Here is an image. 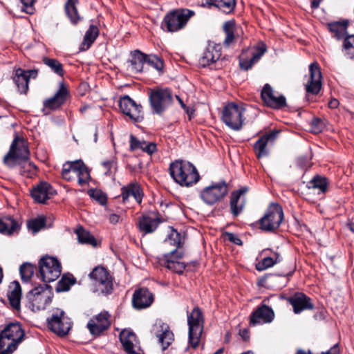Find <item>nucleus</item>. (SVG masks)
I'll return each instance as SVG.
<instances>
[{
    "mask_svg": "<svg viewBox=\"0 0 354 354\" xmlns=\"http://www.w3.org/2000/svg\"><path fill=\"white\" fill-rule=\"evenodd\" d=\"M6 166L12 168L19 167V172L33 173L37 167L29 161V150L24 139L15 138L12 142L10 150L3 158Z\"/></svg>",
    "mask_w": 354,
    "mask_h": 354,
    "instance_id": "nucleus-1",
    "label": "nucleus"
},
{
    "mask_svg": "<svg viewBox=\"0 0 354 354\" xmlns=\"http://www.w3.org/2000/svg\"><path fill=\"white\" fill-rule=\"evenodd\" d=\"M169 173L174 181L181 186H192L200 179L196 168L187 161L176 160L171 162Z\"/></svg>",
    "mask_w": 354,
    "mask_h": 354,
    "instance_id": "nucleus-2",
    "label": "nucleus"
},
{
    "mask_svg": "<svg viewBox=\"0 0 354 354\" xmlns=\"http://www.w3.org/2000/svg\"><path fill=\"white\" fill-rule=\"evenodd\" d=\"M166 242L175 246L176 248L165 255V259L163 264L168 270L177 274H182L186 268V265L185 263L178 261L184 255L183 250H178V249L182 248L184 243L180 234L173 230Z\"/></svg>",
    "mask_w": 354,
    "mask_h": 354,
    "instance_id": "nucleus-3",
    "label": "nucleus"
},
{
    "mask_svg": "<svg viewBox=\"0 0 354 354\" xmlns=\"http://www.w3.org/2000/svg\"><path fill=\"white\" fill-rule=\"evenodd\" d=\"M25 333L18 322L10 323L0 333V354H10L23 340Z\"/></svg>",
    "mask_w": 354,
    "mask_h": 354,
    "instance_id": "nucleus-4",
    "label": "nucleus"
},
{
    "mask_svg": "<svg viewBox=\"0 0 354 354\" xmlns=\"http://www.w3.org/2000/svg\"><path fill=\"white\" fill-rule=\"evenodd\" d=\"M52 288L47 285H39L30 290L26 295L28 306L32 311L44 310L52 301Z\"/></svg>",
    "mask_w": 354,
    "mask_h": 354,
    "instance_id": "nucleus-5",
    "label": "nucleus"
},
{
    "mask_svg": "<svg viewBox=\"0 0 354 354\" xmlns=\"http://www.w3.org/2000/svg\"><path fill=\"white\" fill-rule=\"evenodd\" d=\"M194 15V11L187 8L173 10L165 16L162 27L168 32H177L183 29Z\"/></svg>",
    "mask_w": 354,
    "mask_h": 354,
    "instance_id": "nucleus-6",
    "label": "nucleus"
},
{
    "mask_svg": "<svg viewBox=\"0 0 354 354\" xmlns=\"http://www.w3.org/2000/svg\"><path fill=\"white\" fill-rule=\"evenodd\" d=\"M187 324L189 344L192 348H196L199 345L204 327L203 314L198 306L194 308L190 313L187 312Z\"/></svg>",
    "mask_w": 354,
    "mask_h": 354,
    "instance_id": "nucleus-7",
    "label": "nucleus"
},
{
    "mask_svg": "<svg viewBox=\"0 0 354 354\" xmlns=\"http://www.w3.org/2000/svg\"><path fill=\"white\" fill-rule=\"evenodd\" d=\"M245 108L243 105L229 102L223 108L221 120L230 129L240 130L245 120Z\"/></svg>",
    "mask_w": 354,
    "mask_h": 354,
    "instance_id": "nucleus-8",
    "label": "nucleus"
},
{
    "mask_svg": "<svg viewBox=\"0 0 354 354\" xmlns=\"http://www.w3.org/2000/svg\"><path fill=\"white\" fill-rule=\"evenodd\" d=\"M283 220V212L281 206L277 203H271L258 223L261 230L274 232L279 228Z\"/></svg>",
    "mask_w": 354,
    "mask_h": 354,
    "instance_id": "nucleus-9",
    "label": "nucleus"
},
{
    "mask_svg": "<svg viewBox=\"0 0 354 354\" xmlns=\"http://www.w3.org/2000/svg\"><path fill=\"white\" fill-rule=\"evenodd\" d=\"M64 179L71 181L78 178L80 186L86 185L90 180V173L85 164L82 160L68 162L64 164L62 171Z\"/></svg>",
    "mask_w": 354,
    "mask_h": 354,
    "instance_id": "nucleus-10",
    "label": "nucleus"
},
{
    "mask_svg": "<svg viewBox=\"0 0 354 354\" xmlns=\"http://www.w3.org/2000/svg\"><path fill=\"white\" fill-rule=\"evenodd\" d=\"M228 184L225 181L214 183L200 192V198L207 205L212 206L221 201L228 194Z\"/></svg>",
    "mask_w": 354,
    "mask_h": 354,
    "instance_id": "nucleus-11",
    "label": "nucleus"
},
{
    "mask_svg": "<svg viewBox=\"0 0 354 354\" xmlns=\"http://www.w3.org/2000/svg\"><path fill=\"white\" fill-rule=\"evenodd\" d=\"M39 273L44 282L55 281L61 274L62 267L59 261L52 257H43L39 262Z\"/></svg>",
    "mask_w": 354,
    "mask_h": 354,
    "instance_id": "nucleus-12",
    "label": "nucleus"
},
{
    "mask_svg": "<svg viewBox=\"0 0 354 354\" xmlns=\"http://www.w3.org/2000/svg\"><path fill=\"white\" fill-rule=\"evenodd\" d=\"M47 322L49 329L59 336L67 335L72 326L71 319L66 315L64 310L59 308L53 310Z\"/></svg>",
    "mask_w": 354,
    "mask_h": 354,
    "instance_id": "nucleus-13",
    "label": "nucleus"
},
{
    "mask_svg": "<svg viewBox=\"0 0 354 354\" xmlns=\"http://www.w3.org/2000/svg\"><path fill=\"white\" fill-rule=\"evenodd\" d=\"M149 98L153 113L158 115H161L172 102V95L168 88L151 90Z\"/></svg>",
    "mask_w": 354,
    "mask_h": 354,
    "instance_id": "nucleus-14",
    "label": "nucleus"
},
{
    "mask_svg": "<svg viewBox=\"0 0 354 354\" xmlns=\"http://www.w3.org/2000/svg\"><path fill=\"white\" fill-rule=\"evenodd\" d=\"M118 106L121 112L127 115L131 121L140 122L144 119V113L140 104H136L128 95L120 97Z\"/></svg>",
    "mask_w": 354,
    "mask_h": 354,
    "instance_id": "nucleus-15",
    "label": "nucleus"
},
{
    "mask_svg": "<svg viewBox=\"0 0 354 354\" xmlns=\"http://www.w3.org/2000/svg\"><path fill=\"white\" fill-rule=\"evenodd\" d=\"M119 339L126 354H145L138 338L132 330H122L120 333Z\"/></svg>",
    "mask_w": 354,
    "mask_h": 354,
    "instance_id": "nucleus-16",
    "label": "nucleus"
},
{
    "mask_svg": "<svg viewBox=\"0 0 354 354\" xmlns=\"http://www.w3.org/2000/svg\"><path fill=\"white\" fill-rule=\"evenodd\" d=\"M280 131L272 130L261 136L254 144V151L257 157L260 159L269 153L268 147L274 145Z\"/></svg>",
    "mask_w": 354,
    "mask_h": 354,
    "instance_id": "nucleus-17",
    "label": "nucleus"
},
{
    "mask_svg": "<svg viewBox=\"0 0 354 354\" xmlns=\"http://www.w3.org/2000/svg\"><path fill=\"white\" fill-rule=\"evenodd\" d=\"M322 72L317 62H313L309 66V78L305 84L308 94L317 95L322 88Z\"/></svg>",
    "mask_w": 354,
    "mask_h": 354,
    "instance_id": "nucleus-18",
    "label": "nucleus"
},
{
    "mask_svg": "<svg viewBox=\"0 0 354 354\" xmlns=\"http://www.w3.org/2000/svg\"><path fill=\"white\" fill-rule=\"evenodd\" d=\"M110 324V314L108 311H102L93 316L87 323L86 327L92 335L98 336L106 330Z\"/></svg>",
    "mask_w": 354,
    "mask_h": 354,
    "instance_id": "nucleus-19",
    "label": "nucleus"
},
{
    "mask_svg": "<svg viewBox=\"0 0 354 354\" xmlns=\"http://www.w3.org/2000/svg\"><path fill=\"white\" fill-rule=\"evenodd\" d=\"M274 317L275 315L272 308L261 304L251 313L250 324L252 326L270 324L274 320Z\"/></svg>",
    "mask_w": 354,
    "mask_h": 354,
    "instance_id": "nucleus-20",
    "label": "nucleus"
},
{
    "mask_svg": "<svg viewBox=\"0 0 354 354\" xmlns=\"http://www.w3.org/2000/svg\"><path fill=\"white\" fill-rule=\"evenodd\" d=\"M158 338L163 351L166 350L174 341V335L168 324L163 322L156 323L151 330Z\"/></svg>",
    "mask_w": 354,
    "mask_h": 354,
    "instance_id": "nucleus-21",
    "label": "nucleus"
},
{
    "mask_svg": "<svg viewBox=\"0 0 354 354\" xmlns=\"http://www.w3.org/2000/svg\"><path fill=\"white\" fill-rule=\"evenodd\" d=\"M261 97L263 102L270 108L279 109L286 106V97L283 95H275L274 91L268 84L263 86Z\"/></svg>",
    "mask_w": 354,
    "mask_h": 354,
    "instance_id": "nucleus-22",
    "label": "nucleus"
},
{
    "mask_svg": "<svg viewBox=\"0 0 354 354\" xmlns=\"http://www.w3.org/2000/svg\"><path fill=\"white\" fill-rule=\"evenodd\" d=\"M162 222L161 217L158 212H151L142 215L138 221V227L144 234L153 232Z\"/></svg>",
    "mask_w": 354,
    "mask_h": 354,
    "instance_id": "nucleus-23",
    "label": "nucleus"
},
{
    "mask_svg": "<svg viewBox=\"0 0 354 354\" xmlns=\"http://www.w3.org/2000/svg\"><path fill=\"white\" fill-rule=\"evenodd\" d=\"M153 295L147 288L136 289L132 297V305L138 310L149 307L153 302Z\"/></svg>",
    "mask_w": 354,
    "mask_h": 354,
    "instance_id": "nucleus-24",
    "label": "nucleus"
},
{
    "mask_svg": "<svg viewBox=\"0 0 354 354\" xmlns=\"http://www.w3.org/2000/svg\"><path fill=\"white\" fill-rule=\"evenodd\" d=\"M248 191L247 187H241L231 193L230 206V212L235 217L238 216L243 210L245 203V198L243 196Z\"/></svg>",
    "mask_w": 354,
    "mask_h": 354,
    "instance_id": "nucleus-25",
    "label": "nucleus"
},
{
    "mask_svg": "<svg viewBox=\"0 0 354 354\" xmlns=\"http://www.w3.org/2000/svg\"><path fill=\"white\" fill-rule=\"evenodd\" d=\"M91 279L95 281L96 285L102 286L100 291L102 295H108L111 290V281L109 280V272L103 267H96L90 273Z\"/></svg>",
    "mask_w": 354,
    "mask_h": 354,
    "instance_id": "nucleus-26",
    "label": "nucleus"
},
{
    "mask_svg": "<svg viewBox=\"0 0 354 354\" xmlns=\"http://www.w3.org/2000/svg\"><path fill=\"white\" fill-rule=\"evenodd\" d=\"M55 194L51 185L46 182H41L31 190V196L34 201L39 203H45L47 200Z\"/></svg>",
    "mask_w": 354,
    "mask_h": 354,
    "instance_id": "nucleus-27",
    "label": "nucleus"
},
{
    "mask_svg": "<svg viewBox=\"0 0 354 354\" xmlns=\"http://www.w3.org/2000/svg\"><path fill=\"white\" fill-rule=\"evenodd\" d=\"M292 306L295 313L298 314L306 310H311L314 306L310 297L302 292H297L288 299Z\"/></svg>",
    "mask_w": 354,
    "mask_h": 354,
    "instance_id": "nucleus-28",
    "label": "nucleus"
},
{
    "mask_svg": "<svg viewBox=\"0 0 354 354\" xmlns=\"http://www.w3.org/2000/svg\"><path fill=\"white\" fill-rule=\"evenodd\" d=\"M68 95V91L66 86L64 83L61 82L59 84V88L55 95L53 97L46 100L44 102V105L45 107L52 110L57 109L64 104Z\"/></svg>",
    "mask_w": 354,
    "mask_h": 354,
    "instance_id": "nucleus-29",
    "label": "nucleus"
},
{
    "mask_svg": "<svg viewBox=\"0 0 354 354\" xmlns=\"http://www.w3.org/2000/svg\"><path fill=\"white\" fill-rule=\"evenodd\" d=\"M7 297L12 308L17 311L20 310L21 289V286L18 281H14L10 283L7 292Z\"/></svg>",
    "mask_w": 354,
    "mask_h": 354,
    "instance_id": "nucleus-30",
    "label": "nucleus"
},
{
    "mask_svg": "<svg viewBox=\"0 0 354 354\" xmlns=\"http://www.w3.org/2000/svg\"><path fill=\"white\" fill-rule=\"evenodd\" d=\"M129 148L131 151L142 150L149 155L153 154L157 149L156 144L139 139L134 135H130Z\"/></svg>",
    "mask_w": 354,
    "mask_h": 354,
    "instance_id": "nucleus-31",
    "label": "nucleus"
},
{
    "mask_svg": "<svg viewBox=\"0 0 354 354\" xmlns=\"http://www.w3.org/2000/svg\"><path fill=\"white\" fill-rule=\"evenodd\" d=\"M121 195L123 202H126L130 196H132L136 201L140 204L143 197V192L140 185L136 182L131 183L122 187Z\"/></svg>",
    "mask_w": 354,
    "mask_h": 354,
    "instance_id": "nucleus-32",
    "label": "nucleus"
},
{
    "mask_svg": "<svg viewBox=\"0 0 354 354\" xmlns=\"http://www.w3.org/2000/svg\"><path fill=\"white\" fill-rule=\"evenodd\" d=\"M221 50L219 44H208L201 59V64L205 66L216 62L221 57Z\"/></svg>",
    "mask_w": 354,
    "mask_h": 354,
    "instance_id": "nucleus-33",
    "label": "nucleus"
},
{
    "mask_svg": "<svg viewBox=\"0 0 354 354\" xmlns=\"http://www.w3.org/2000/svg\"><path fill=\"white\" fill-rule=\"evenodd\" d=\"M267 46L266 45L261 42L258 44L255 48L254 50L252 53V57L250 59H244L241 57L239 61V65L241 69L245 71H248L251 68L255 62H257L266 52Z\"/></svg>",
    "mask_w": 354,
    "mask_h": 354,
    "instance_id": "nucleus-34",
    "label": "nucleus"
},
{
    "mask_svg": "<svg viewBox=\"0 0 354 354\" xmlns=\"http://www.w3.org/2000/svg\"><path fill=\"white\" fill-rule=\"evenodd\" d=\"M12 80L16 84L18 91L21 94H26L28 91V80L27 79L25 70L20 68L15 70Z\"/></svg>",
    "mask_w": 354,
    "mask_h": 354,
    "instance_id": "nucleus-35",
    "label": "nucleus"
},
{
    "mask_svg": "<svg viewBox=\"0 0 354 354\" xmlns=\"http://www.w3.org/2000/svg\"><path fill=\"white\" fill-rule=\"evenodd\" d=\"M349 22L348 20H343L342 21H334L328 24L329 30L334 35V37L337 39H344L347 33V28Z\"/></svg>",
    "mask_w": 354,
    "mask_h": 354,
    "instance_id": "nucleus-36",
    "label": "nucleus"
},
{
    "mask_svg": "<svg viewBox=\"0 0 354 354\" xmlns=\"http://www.w3.org/2000/svg\"><path fill=\"white\" fill-rule=\"evenodd\" d=\"M209 7L215 6L224 13L233 12L236 6V0H203Z\"/></svg>",
    "mask_w": 354,
    "mask_h": 354,
    "instance_id": "nucleus-37",
    "label": "nucleus"
},
{
    "mask_svg": "<svg viewBox=\"0 0 354 354\" xmlns=\"http://www.w3.org/2000/svg\"><path fill=\"white\" fill-rule=\"evenodd\" d=\"M19 229L17 222L10 216L0 218V233L10 235Z\"/></svg>",
    "mask_w": 354,
    "mask_h": 354,
    "instance_id": "nucleus-38",
    "label": "nucleus"
},
{
    "mask_svg": "<svg viewBox=\"0 0 354 354\" xmlns=\"http://www.w3.org/2000/svg\"><path fill=\"white\" fill-rule=\"evenodd\" d=\"M98 33L97 26L91 25L85 33L83 41L80 46V50L85 51L88 50L98 36Z\"/></svg>",
    "mask_w": 354,
    "mask_h": 354,
    "instance_id": "nucleus-39",
    "label": "nucleus"
},
{
    "mask_svg": "<svg viewBox=\"0 0 354 354\" xmlns=\"http://www.w3.org/2000/svg\"><path fill=\"white\" fill-rule=\"evenodd\" d=\"M145 62H147V55L142 53L139 50H136L132 53L131 64L133 71H142L143 64Z\"/></svg>",
    "mask_w": 354,
    "mask_h": 354,
    "instance_id": "nucleus-40",
    "label": "nucleus"
},
{
    "mask_svg": "<svg viewBox=\"0 0 354 354\" xmlns=\"http://www.w3.org/2000/svg\"><path fill=\"white\" fill-rule=\"evenodd\" d=\"M281 260L279 254L275 252L274 257H265L256 265V269L259 271H263L268 268L273 266L274 264L280 262Z\"/></svg>",
    "mask_w": 354,
    "mask_h": 354,
    "instance_id": "nucleus-41",
    "label": "nucleus"
},
{
    "mask_svg": "<svg viewBox=\"0 0 354 354\" xmlns=\"http://www.w3.org/2000/svg\"><path fill=\"white\" fill-rule=\"evenodd\" d=\"M342 51L345 56L354 59V34L346 35L342 43Z\"/></svg>",
    "mask_w": 354,
    "mask_h": 354,
    "instance_id": "nucleus-42",
    "label": "nucleus"
},
{
    "mask_svg": "<svg viewBox=\"0 0 354 354\" xmlns=\"http://www.w3.org/2000/svg\"><path fill=\"white\" fill-rule=\"evenodd\" d=\"M223 31L225 34V38L223 44L226 46H229L234 40V29L235 22L234 20L226 21L223 26Z\"/></svg>",
    "mask_w": 354,
    "mask_h": 354,
    "instance_id": "nucleus-43",
    "label": "nucleus"
},
{
    "mask_svg": "<svg viewBox=\"0 0 354 354\" xmlns=\"http://www.w3.org/2000/svg\"><path fill=\"white\" fill-rule=\"evenodd\" d=\"M75 232L80 243L89 244L93 246L97 245V241L94 236L82 227H78Z\"/></svg>",
    "mask_w": 354,
    "mask_h": 354,
    "instance_id": "nucleus-44",
    "label": "nucleus"
},
{
    "mask_svg": "<svg viewBox=\"0 0 354 354\" xmlns=\"http://www.w3.org/2000/svg\"><path fill=\"white\" fill-rule=\"evenodd\" d=\"M65 10L66 15L73 24H75L78 22L79 20H80V17L78 15L74 0H68L67 1L65 6Z\"/></svg>",
    "mask_w": 354,
    "mask_h": 354,
    "instance_id": "nucleus-45",
    "label": "nucleus"
},
{
    "mask_svg": "<svg viewBox=\"0 0 354 354\" xmlns=\"http://www.w3.org/2000/svg\"><path fill=\"white\" fill-rule=\"evenodd\" d=\"M75 283V279L72 275H63L62 279L58 281L57 284L56 291L58 292L67 291Z\"/></svg>",
    "mask_w": 354,
    "mask_h": 354,
    "instance_id": "nucleus-46",
    "label": "nucleus"
},
{
    "mask_svg": "<svg viewBox=\"0 0 354 354\" xmlns=\"http://www.w3.org/2000/svg\"><path fill=\"white\" fill-rule=\"evenodd\" d=\"M43 62L58 75H64L63 66L58 60L45 57L43 58Z\"/></svg>",
    "mask_w": 354,
    "mask_h": 354,
    "instance_id": "nucleus-47",
    "label": "nucleus"
},
{
    "mask_svg": "<svg viewBox=\"0 0 354 354\" xmlns=\"http://www.w3.org/2000/svg\"><path fill=\"white\" fill-rule=\"evenodd\" d=\"M310 183L312 185V187L318 189L322 193H325L328 189V180L325 177L319 176H315Z\"/></svg>",
    "mask_w": 354,
    "mask_h": 354,
    "instance_id": "nucleus-48",
    "label": "nucleus"
},
{
    "mask_svg": "<svg viewBox=\"0 0 354 354\" xmlns=\"http://www.w3.org/2000/svg\"><path fill=\"white\" fill-rule=\"evenodd\" d=\"M46 224V219L43 216L37 217L28 222V227L32 230L33 233L39 232L44 228Z\"/></svg>",
    "mask_w": 354,
    "mask_h": 354,
    "instance_id": "nucleus-49",
    "label": "nucleus"
},
{
    "mask_svg": "<svg viewBox=\"0 0 354 354\" xmlns=\"http://www.w3.org/2000/svg\"><path fill=\"white\" fill-rule=\"evenodd\" d=\"M21 279L28 281L30 279L34 273V267L29 263H24L19 268Z\"/></svg>",
    "mask_w": 354,
    "mask_h": 354,
    "instance_id": "nucleus-50",
    "label": "nucleus"
},
{
    "mask_svg": "<svg viewBox=\"0 0 354 354\" xmlns=\"http://www.w3.org/2000/svg\"><path fill=\"white\" fill-rule=\"evenodd\" d=\"M91 198L98 202L102 205H105L107 202L106 196L99 189H90L88 192Z\"/></svg>",
    "mask_w": 354,
    "mask_h": 354,
    "instance_id": "nucleus-51",
    "label": "nucleus"
},
{
    "mask_svg": "<svg viewBox=\"0 0 354 354\" xmlns=\"http://www.w3.org/2000/svg\"><path fill=\"white\" fill-rule=\"evenodd\" d=\"M150 66L155 68L158 71H161L164 66L163 60L161 59L159 57L154 55H147V62Z\"/></svg>",
    "mask_w": 354,
    "mask_h": 354,
    "instance_id": "nucleus-52",
    "label": "nucleus"
},
{
    "mask_svg": "<svg viewBox=\"0 0 354 354\" xmlns=\"http://www.w3.org/2000/svg\"><path fill=\"white\" fill-rule=\"evenodd\" d=\"M311 160H312V154L309 151V152L306 153V154L299 156L297 159V164L299 167L306 169L311 166V165H312Z\"/></svg>",
    "mask_w": 354,
    "mask_h": 354,
    "instance_id": "nucleus-53",
    "label": "nucleus"
},
{
    "mask_svg": "<svg viewBox=\"0 0 354 354\" xmlns=\"http://www.w3.org/2000/svg\"><path fill=\"white\" fill-rule=\"evenodd\" d=\"M324 127V122L319 118H314L310 122V131L313 133L322 132Z\"/></svg>",
    "mask_w": 354,
    "mask_h": 354,
    "instance_id": "nucleus-54",
    "label": "nucleus"
},
{
    "mask_svg": "<svg viewBox=\"0 0 354 354\" xmlns=\"http://www.w3.org/2000/svg\"><path fill=\"white\" fill-rule=\"evenodd\" d=\"M127 217V212L124 209H117L115 213L112 214V224L122 222Z\"/></svg>",
    "mask_w": 354,
    "mask_h": 354,
    "instance_id": "nucleus-55",
    "label": "nucleus"
},
{
    "mask_svg": "<svg viewBox=\"0 0 354 354\" xmlns=\"http://www.w3.org/2000/svg\"><path fill=\"white\" fill-rule=\"evenodd\" d=\"M22 6L21 10L27 14H32L34 12V0H21Z\"/></svg>",
    "mask_w": 354,
    "mask_h": 354,
    "instance_id": "nucleus-56",
    "label": "nucleus"
},
{
    "mask_svg": "<svg viewBox=\"0 0 354 354\" xmlns=\"http://www.w3.org/2000/svg\"><path fill=\"white\" fill-rule=\"evenodd\" d=\"M224 236L226 239L236 245H241L243 243L242 241L239 239V237L234 233L225 232Z\"/></svg>",
    "mask_w": 354,
    "mask_h": 354,
    "instance_id": "nucleus-57",
    "label": "nucleus"
},
{
    "mask_svg": "<svg viewBox=\"0 0 354 354\" xmlns=\"http://www.w3.org/2000/svg\"><path fill=\"white\" fill-rule=\"evenodd\" d=\"M25 74L27 79L29 80L30 78H36L38 74L37 70H25Z\"/></svg>",
    "mask_w": 354,
    "mask_h": 354,
    "instance_id": "nucleus-58",
    "label": "nucleus"
},
{
    "mask_svg": "<svg viewBox=\"0 0 354 354\" xmlns=\"http://www.w3.org/2000/svg\"><path fill=\"white\" fill-rule=\"evenodd\" d=\"M321 354H340L338 345H334L330 350L326 352H322Z\"/></svg>",
    "mask_w": 354,
    "mask_h": 354,
    "instance_id": "nucleus-59",
    "label": "nucleus"
},
{
    "mask_svg": "<svg viewBox=\"0 0 354 354\" xmlns=\"http://www.w3.org/2000/svg\"><path fill=\"white\" fill-rule=\"evenodd\" d=\"M272 275H265L263 277H262L261 279H259V281H258V284L261 286H263V287H268V279H269L270 277H271Z\"/></svg>",
    "mask_w": 354,
    "mask_h": 354,
    "instance_id": "nucleus-60",
    "label": "nucleus"
},
{
    "mask_svg": "<svg viewBox=\"0 0 354 354\" xmlns=\"http://www.w3.org/2000/svg\"><path fill=\"white\" fill-rule=\"evenodd\" d=\"M239 335L241 336L242 339L245 341H247L250 338V333L248 329L243 328L240 330Z\"/></svg>",
    "mask_w": 354,
    "mask_h": 354,
    "instance_id": "nucleus-61",
    "label": "nucleus"
},
{
    "mask_svg": "<svg viewBox=\"0 0 354 354\" xmlns=\"http://www.w3.org/2000/svg\"><path fill=\"white\" fill-rule=\"evenodd\" d=\"M338 105H339V101L336 99H332L328 102V106L330 109H335L338 106Z\"/></svg>",
    "mask_w": 354,
    "mask_h": 354,
    "instance_id": "nucleus-62",
    "label": "nucleus"
},
{
    "mask_svg": "<svg viewBox=\"0 0 354 354\" xmlns=\"http://www.w3.org/2000/svg\"><path fill=\"white\" fill-rule=\"evenodd\" d=\"M322 0H312L311 1V8L313 9H316L319 6L320 2Z\"/></svg>",
    "mask_w": 354,
    "mask_h": 354,
    "instance_id": "nucleus-63",
    "label": "nucleus"
},
{
    "mask_svg": "<svg viewBox=\"0 0 354 354\" xmlns=\"http://www.w3.org/2000/svg\"><path fill=\"white\" fill-rule=\"evenodd\" d=\"M295 354H312V353L310 351H306L305 350L300 348L297 351Z\"/></svg>",
    "mask_w": 354,
    "mask_h": 354,
    "instance_id": "nucleus-64",
    "label": "nucleus"
}]
</instances>
